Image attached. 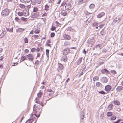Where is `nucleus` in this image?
Listing matches in <instances>:
<instances>
[{
    "label": "nucleus",
    "instance_id": "nucleus-46",
    "mask_svg": "<svg viewBox=\"0 0 123 123\" xmlns=\"http://www.w3.org/2000/svg\"><path fill=\"white\" fill-rule=\"evenodd\" d=\"M116 117L115 116H113L110 118V119L111 120H114L116 119Z\"/></svg>",
    "mask_w": 123,
    "mask_h": 123
},
{
    "label": "nucleus",
    "instance_id": "nucleus-13",
    "mask_svg": "<svg viewBox=\"0 0 123 123\" xmlns=\"http://www.w3.org/2000/svg\"><path fill=\"white\" fill-rule=\"evenodd\" d=\"M60 13L59 11H57L54 12V16L56 18H58L59 17Z\"/></svg>",
    "mask_w": 123,
    "mask_h": 123
},
{
    "label": "nucleus",
    "instance_id": "nucleus-3",
    "mask_svg": "<svg viewBox=\"0 0 123 123\" xmlns=\"http://www.w3.org/2000/svg\"><path fill=\"white\" fill-rule=\"evenodd\" d=\"M10 13L9 10L7 8L5 9L2 10L1 12V15L4 17L8 16Z\"/></svg>",
    "mask_w": 123,
    "mask_h": 123
},
{
    "label": "nucleus",
    "instance_id": "nucleus-6",
    "mask_svg": "<svg viewBox=\"0 0 123 123\" xmlns=\"http://www.w3.org/2000/svg\"><path fill=\"white\" fill-rule=\"evenodd\" d=\"M26 57L28 60L30 61H32L34 59L33 55L31 54L28 55L26 56Z\"/></svg>",
    "mask_w": 123,
    "mask_h": 123
},
{
    "label": "nucleus",
    "instance_id": "nucleus-60",
    "mask_svg": "<svg viewBox=\"0 0 123 123\" xmlns=\"http://www.w3.org/2000/svg\"><path fill=\"white\" fill-rule=\"evenodd\" d=\"M31 5H29L26 6V7L27 8L29 9L31 8Z\"/></svg>",
    "mask_w": 123,
    "mask_h": 123
},
{
    "label": "nucleus",
    "instance_id": "nucleus-9",
    "mask_svg": "<svg viewBox=\"0 0 123 123\" xmlns=\"http://www.w3.org/2000/svg\"><path fill=\"white\" fill-rule=\"evenodd\" d=\"M70 49L69 48L65 49L63 51V53L64 55H66L69 53Z\"/></svg>",
    "mask_w": 123,
    "mask_h": 123
},
{
    "label": "nucleus",
    "instance_id": "nucleus-37",
    "mask_svg": "<svg viewBox=\"0 0 123 123\" xmlns=\"http://www.w3.org/2000/svg\"><path fill=\"white\" fill-rule=\"evenodd\" d=\"M24 42L25 43H28V39L27 37H26L24 38Z\"/></svg>",
    "mask_w": 123,
    "mask_h": 123
},
{
    "label": "nucleus",
    "instance_id": "nucleus-56",
    "mask_svg": "<svg viewBox=\"0 0 123 123\" xmlns=\"http://www.w3.org/2000/svg\"><path fill=\"white\" fill-rule=\"evenodd\" d=\"M40 54L39 53H38L37 54V56H36L37 58H38L40 57Z\"/></svg>",
    "mask_w": 123,
    "mask_h": 123
},
{
    "label": "nucleus",
    "instance_id": "nucleus-62",
    "mask_svg": "<svg viewBox=\"0 0 123 123\" xmlns=\"http://www.w3.org/2000/svg\"><path fill=\"white\" fill-rule=\"evenodd\" d=\"M18 63H13L12 64V66H15L17 65Z\"/></svg>",
    "mask_w": 123,
    "mask_h": 123
},
{
    "label": "nucleus",
    "instance_id": "nucleus-58",
    "mask_svg": "<svg viewBox=\"0 0 123 123\" xmlns=\"http://www.w3.org/2000/svg\"><path fill=\"white\" fill-rule=\"evenodd\" d=\"M29 52V50L28 49H25L24 50L25 53H28Z\"/></svg>",
    "mask_w": 123,
    "mask_h": 123
},
{
    "label": "nucleus",
    "instance_id": "nucleus-52",
    "mask_svg": "<svg viewBox=\"0 0 123 123\" xmlns=\"http://www.w3.org/2000/svg\"><path fill=\"white\" fill-rule=\"evenodd\" d=\"M49 50L48 49H47L46 50V54L47 56H48L49 55Z\"/></svg>",
    "mask_w": 123,
    "mask_h": 123
},
{
    "label": "nucleus",
    "instance_id": "nucleus-35",
    "mask_svg": "<svg viewBox=\"0 0 123 123\" xmlns=\"http://www.w3.org/2000/svg\"><path fill=\"white\" fill-rule=\"evenodd\" d=\"M40 30H39L36 29L34 31L35 33L36 34H38L40 33Z\"/></svg>",
    "mask_w": 123,
    "mask_h": 123
},
{
    "label": "nucleus",
    "instance_id": "nucleus-26",
    "mask_svg": "<svg viewBox=\"0 0 123 123\" xmlns=\"http://www.w3.org/2000/svg\"><path fill=\"white\" fill-rule=\"evenodd\" d=\"M95 6V5L93 4H91L89 6V8L90 9H93Z\"/></svg>",
    "mask_w": 123,
    "mask_h": 123
},
{
    "label": "nucleus",
    "instance_id": "nucleus-19",
    "mask_svg": "<svg viewBox=\"0 0 123 123\" xmlns=\"http://www.w3.org/2000/svg\"><path fill=\"white\" fill-rule=\"evenodd\" d=\"M121 19V18H116L112 22V23L114 24V23H115L117 22H118V23H119Z\"/></svg>",
    "mask_w": 123,
    "mask_h": 123
},
{
    "label": "nucleus",
    "instance_id": "nucleus-7",
    "mask_svg": "<svg viewBox=\"0 0 123 123\" xmlns=\"http://www.w3.org/2000/svg\"><path fill=\"white\" fill-rule=\"evenodd\" d=\"M65 9L67 10H71L72 9V6L71 4L69 3L67 4L65 7Z\"/></svg>",
    "mask_w": 123,
    "mask_h": 123
},
{
    "label": "nucleus",
    "instance_id": "nucleus-47",
    "mask_svg": "<svg viewBox=\"0 0 123 123\" xmlns=\"http://www.w3.org/2000/svg\"><path fill=\"white\" fill-rule=\"evenodd\" d=\"M31 51L32 52H34L36 50V49L35 48H33L31 49Z\"/></svg>",
    "mask_w": 123,
    "mask_h": 123
},
{
    "label": "nucleus",
    "instance_id": "nucleus-32",
    "mask_svg": "<svg viewBox=\"0 0 123 123\" xmlns=\"http://www.w3.org/2000/svg\"><path fill=\"white\" fill-rule=\"evenodd\" d=\"M23 15L25 16H27L29 15V12L28 11H26L25 12H24Z\"/></svg>",
    "mask_w": 123,
    "mask_h": 123
},
{
    "label": "nucleus",
    "instance_id": "nucleus-25",
    "mask_svg": "<svg viewBox=\"0 0 123 123\" xmlns=\"http://www.w3.org/2000/svg\"><path fill=\"white\" fill-rule=\"evenodd\" d=\"M19 7L21 9H23L25 8L26 6L23 4H19Z\"/></svg>",
    "mask_w": 123,
    "mask_h": 123
},
{
    "label": "nucleus",
    "instance_id": "nucleus-54",
    "mask_svg": "<svg viewBox=\"0 0 123 123\" xmlns=\"http://www.w3.org/2000/svg\"><path fill=\"white\" fill-rule=\"evenodd\" d=\"M121 121V119H119L118 120L114 122V123H118Z\"/></svg>",
    "mask_w": 123,
    "mask_h": 123
},
{
    "label": "nucleus",
    "instance_id": "nucleus-59",
    "mask_svg": "<svg viewBox=\"0 0 123 123\" xmlns=\"http://www.w3.org/2000/svg\"><path fill=\"white\" fill-rule=\"evenodd\" d=\"M55 24L57 26H58L60 24L57 21H56L55 22Z\"/></svg>",
    "mask_w": 123,
    "mask_h": 123
},
{
    "label": "nucleus",
    "instance_id": "nucleus-29",
    "mask_svg": "<svg viewBox=\"0 0 123 123\" xmlns=\"http://www.w3.org/2000/svg\"><path fill=\"white\" fill-rule=\"evenodd\" d=\"M98 92L99 93L102 95H105L107 93H106L103 90L98 91Z\"/></svg>",
    "mask_w": 123,
    "mask_h": 123
},
{
    "label": "nucleus",
    "instance_id": "nucleus-55",
    "mask_svg": "<svg viewBox=\"0 0 123 123\" xmlns=\"http://www.w3.org/2000/svg\"><path fill=\"white\" fill-rule=\"evenodd\" d=\"M39 62L38 60H37L35 61V64L36 65H38L39 64Z\"/></svg>",
    "mask_w": 123,
    "mask_h": 123
},
{
    "label": "nucleus",
    "instance_id": "nucleus-41",
    "mask_svg": "<svg viewBox=\"0 0 123 123\" xmlns=\"http://www.w3.org/2000/svg\"><path fill=\"white\" fill-rule=\"evenodd\" d=\"M45 9L47 11L48 10H49V6L47 4L45 6Z\"/></svg>",
    "mask_w": 123,
    "mask_h": 123
},
{
    "label": "nucleus",
    "instance_id": "nucleus-48",
    "mask_svg": "<svg viewBox=\"0 0 123 123\" xmlns=\"http://www.w3.org/2000/svg\"><path fill=\"white\" fill-rule=\"evenodd\" d=\"M84 112L83 113V115L82 116H80V121L81 122H82L83 121H82V120L83 119L84 117H83L84 116Z\"/></svg>",
    "mask_w": 123,
    "mask_h": 123
},
{
    "label": "nucleus",
    "instance_id": "nucleus-57",
    "mask_svg": "<svg viewBox=\"0 0 123 123\" xmlns=\"http://www.w3.org/2000/svg\"><path fill=\"white\" fill-rule=\"evenodd\" d=\"M47 13L46 12L44 13L42 15V17L47 16Z\"/></svg>",
    "mask_w": 123,
    "mask_h": 123
},
{
    "label": "nucleus",
    "instance_id": "nucleus-14",
    "mask_svg": "<svg viewBox=\"0 0 123 123\" xmlns=\"http://www.w3.org/2000/svg\"><path fill=\"white\" fill-rule=\"evenodd\" d=\"M101 81L103 83H106L108 81L106 77H103L100 79Z\"/></svg>",
    "mask_w": 123,
    "mask_h": 123
},
{
    "label": "nucleus",
    "instance_id": "nucleus-2",
    "mask_svg": "<svg viewBox=\"0 0 123 123\" xmlns=\"http://www.w3.org/2000/svg\"><path fill=\"white\" fill-rule=\"evenodd\" d=\"M43 93L41 92H40L37 94V97L36 98L35 101L37 103L39 104L42 107L44 105L43 103L41 101H39V98H40L42 96Z\"/></svg>",
    "mask_w": 123,
    "mask_h": 123
},
{
    "label": "nucleus",
    "instance_id": "nucleus-11",
    "mask_svg": "<svg viewBox=\"0 0 123 123\" xmlns=\"http://www.w3.org/2000/svg\"><path fill=\"white\" fill-rule=\"evenodd\" d=\"M63 37L64 38L66 39L69 40L71 38L70 36L66 34H64L63 35Z\"/></svg>",
    "mask_w": 123,
    "mask_h": 123
},
{
    "label": "nucleus",
    "instance_id": "nucleus-27",
    "mask_svg": "<svg viewBox=\"0 0 123 123\" xmlns=\"http://www.w3.org/2000/svg\"><path fill=\"white\" fill-rule=\"evenodd\" d=\"M114 104L117 105H119L120 104V103L119 101L117 100H115L113 102Z\"/></svg>",
    "mask_w": 123,
    "mask_h": 123
},
{
    "label": "nucleus",
    "instance_id": "nucleus-4",
    "mask_svg": "<svg viewBox=\"0 0 123 123\" xmlns=\"http://www.w3.org/2000/svg\"><path fill=\"white\" fill-rule=\"evenodd\" d=\"M112 88V87L110 85H107L105 86L104 90L106 91L107 93H108L109 92Z\"/></svg>",
    "mask_w": 123,
    "mask_h": 123
},
{
    "label": "nucleus",
    "instance_id": "nucleus-24",
    "mask_svg": "<svg viewBox=\"0 0 123 123\" xmlns=\"http://www.w3.org/2000/svg\"><path fill=\"white\" fill-rule=\"evenodd\" d=\"M50 40H47L46 43V45L48 46L51 47V44H50Z\"/></svg>",
    "mask_w": 123,
    "mask_h": 123
},
{
    "label": "nucleus",
    "instance_id": "nucleus-16",
    "mask_svg": "<svg viewBox=\"0 0 123 123\" xmlns=\"http://www.w3.org/2000/svg\"><path fill=\"white\" fill-rule=\"evenodd\" d=\"M105 15L104 12H102L99 13L97 16V17L98 18H100Z\"/></svg>",
    "mask_w": 123,
    "mask_h": 123
},
{
    "label": "nucleus",
    "instance_id": "nucleus-30",
    "mask_svg": "<svg viewBox=\"0 0 123 123\" xmlns=\"http://www.w3.org/2000/svg\"><path fill=\"white\" fill-rule=\"evenodd\" d=\"M17 14L20 16H22L24 14L23 13L20 11L18 12L17 13Z\"/></svg>",
    "mask_w": 123,
    "mask_h": 123
},
{
    "label": "nucleus",
    "instance_id": "nucleus-23",
    "mask_svg": "<svg viewBox=\"0 0 123 123\" xmlns=\"http://www.w3.org/2000/svg\"><path fill=\"white\" fill-rule=\"evenodd\" d=\"M106 33L104 29H102V31L100 32V34L102 35H105Z\"/></svg>",
    "mask_w": 123,
    "mask_h": 123
},
{
    "label": "nucleus",
    "instance_id": "nucleus-31",
    "mask_svg": "<svg viewBox=\"0 0 123 123\" xmlns=\"http://www.w3.org/2000/svg\"><path fill=\"white\" fill-rule=\"evenodd\" d=\"M31 3L33 5H35L37 3V0H31Z\"/></svg>",
    "mask_w": 123,
    "mask_h": 123
},
{
    "label": "nucleus",
    "instance_id": "nucleus-53",
    "mask_svg": "<svg viewBox=\"0 0 123 123\" xmlns=\"http://www.w3.org/2000/svg\"><path fill=\"white\" fill-rule=\"evenodd\" d=\"M68 31H72L73 30V29L71 27H69L67 29Z\"/></svg>",
    "mask_w": 123,
    "mask_h": 123
},
{
    "label": "nucleus",
    "instance_id": "nucleus-50",
    "mask_svg": "<svg viewBox=\"0 0 123 123\" xmlns=\"http://www.w3.org/2000/svg\"><path fill=\"white\" fill-rule=\"evenodd\" d=\"M108 50L105 49H104L102 51V52L104 53H106L108 52Z\"/></svg>",
    "mask_w": 123,
    "mask_h": 123
},
{
    "label": "nucleus",
    "instance_id": "nucleus-36",
    "mask_svg": "<svg viewBox=\"0 0 123 123\" xmlns=\"http://www.w3.org/2000/svg\"><path fill=\"white\" fill-rule=\"evenodd\" d=\"M14 19L17 22H19L20 21V19L18 17H16L15 19Z\"/></svg>",
    "mask_w": 123,
    "mask_h": 123
},
{
    "label": "nucleus",
    "instance_id": "nucleus-20",
    "mask_svg": "<svg viewBox=\"0 0 123 123\" xmlns=\"http://www.w3.org/2000/svg\"><path fill=\"white\" fill-rule=\"evenodd\" d=\"M96 85L97 87H100L101 88H102V87L103 86L102 84L100 82H98L96 83Z\"/></svg>",
    "mask_w": 123,
    "mask_h": 123
},
{
    "label": "nucleus",
    "instance_id": "nucleus-45",
    "mask_svg": "<svg viewBox=\"0 0 123 123\" xmlns=\"http://www.w3.org/2000/svg\"><path fill=\"white\" fill-rule=\"evenodd\" d=\"M38 10V9L37 7H35L33 8V12H37Z\"/></svg>",
    "mask_w": 123,
    "mask_h": 123
},
{
    "label": "nucleus",
    "instance_id": "nucleus-10",
    "mask_svg": "<svg viewBox=\"0 0 123 123\" xmlns=\"http://www.w3.org/2000/svg\"><path fill=\"white\" fill-rule=\"evenodd\" d=\"M88 43H89L93 45L95 43V42L94 40V37H92L89 40H88Z\"/></svg>",
    "mask_w": 123,
    "mask_h": 123
},
{
    "label": "nucleus",
    "instance_id": "nucleus-42",
    "mask_svg": "<svg viewBox=\"0 0 123 123\" xmlns=\"http://www.w3.org/2000/svg\"><path fill=\"white\" fill-rule=\"evenodd\" d=\"M27 18H25L23 17H22L21 18V19L22 20L24 21L25 22H26L27 21Z\"/></svg>",
    "mask_w": 123,
    "mask_h": 123
},
{
    "label": "nucleus",
    "instance_id": "nucleus-1",
    "mask_svg": "<svg viewBox=\"0 0 123 123\" xmlns=\"http://www.w3.org/2000/svg\"><path fill=\"white\" fill-rule=\"evenodd\" d=\"M42 111V109L40 107L39 105L35 104L33 108L32 114V115H34L38 118L39 117Z\"/></svg>",
    "mask_w": 123,
    "mask_h": 123
},
{
    "label": "nucleus",
    "instance_id": "nucleus-38",
    "mask_svg": "<svg viewBox=\"0 0 123 123\" xmlns=\"http://www.w3.org/2000/svg\"><path fill=\"white\" fill-rule=\"evenodd\" d=\"M33 37L35 39H38L39 36L38 35H33Z\"/></svg>",
    "mask_w": 123,
    "mask_h": 123
},
{
    "label": "nucleus",
    "instance_id": "nucleus-5",
    "mask_svg": "<svg viewBox=\"0 0 123 123\" xmlns=\"http://www.w3.org/2000/svg\"><path fill=\"white\" fill-rule=\"evenodd\" d=\"M37 119V118L34 117L33 118L28 119L26 121V123H32L34 121H35V123H36Z\"/></svg>",
    "mask_w": 123,
    "mask_h": 123
},
{
    "label": "nucleus",
    "instance_id": "nucleus-64",
    "mask_svg": "<svg viewBox=\"0 0 123 123\" xmlns=\"http://www.w3.org/2000/svg\"><path fill=\"white\" fill-rule=\"evenodd\" d=\"M51 37H54V33H52L51 34Z\"/></svg>",
    "mask_w": 123,
    "mask_h": 123
},
{
    "label": "nucleus",
    "instance_id": "nucleus-17",
    "mask_svg": "<svg viewBox=\"0 0 123 123\" xmlns=\"http://www.w3.org/2000/svg\"><path fill=\"white\" fill-rule=\"evenodd\" d=\"M61 60L62 61H63L64 62L66 61L67 60V56L66 55H64L61 58Z\"/></svg>",
    "mask_w": 123,
    "mask_h": 123
},
{
    "label": "nucleus",
    "instance_id": "nucleus-61",
    "mask_svg": "<svg viewBox=\"0 0 123 123\" xmlns=\"http://www.w3.org/2000/svg\"><path fill=\"white\" fill-rule=\"evenodd\" d=\"M104 25V24H102L98 26V27H100V28H101Z\"/></svg>",
    "mask_w": 123,
    "mask_h": 123
},
{
    "label": "nucleus",
    "instance_id": "nucleus-21",
    "mask_svg": "<svg viewBox=\"0 0 123 123\" xmlns=\"http://www.w3.org/2000/svg\"><path fill=\"white\" fill-rule=\"evenodd\" d=\"M61 14L63 16H65L67 14L66 11L64 10H62L61 12Z\"/></svg>",
    "mask_w": 123,
    "mask_h": 123
},
{
    "label": "nucleus",
    "instance_id": "nucleus-34",
    "mask_svg": "<svg viewBox=\"0 0 123 123\" xmlns=\"http://www.w3.org/2000/svg\"><path fill=\"white\" fill-rule=\"evenodd\" d=\"M29 0H20V1L23 3H27L29 2Z\"/></svg>",
    "mask_w": 123,
    "mask_h": 123
},
{
    "label": "nucleus",
    "instance_id": "nucleus-28",
    "mask_svg": "<svg viewBox=\"0 0 123 123\" xmlns=\"http://www.w3.org/2000/svg\"><path fill=\"white\" fill-rule=\"evenodd\" d=\"M82 59V57H81L78 60L77 63V65H79L81 63Z\"/></svg>",
    "mask_w": 123,
    "mask_h": 123
},
{
    "label": "nucleus",
    "instance_id": "nucleus-43",
    "mask_svg": "<svg viewBox=\"0 0 123 123\" xmlns=\"http://www.w3.org/2000/svg\"><path fill=\"white\" fill-rule=\"evenodd\" d=\"M111 73L113 75H115L116 74H117V73L114 70H111Z\"/></svg>",
    "mask_w": 123,
    "mask_h": 123
},
{
    "label": "nucleus",
    "instance_id": "nucleus-63",
    "mask_svg": "<svg viewBox=\"0 0 123 123\" xmlns=\"http://www.w3.org/2000/svg\"><path fill=\"white\" fill-rule=\"evenodd\" d=\"M40 50V48H39L37 47V49H36V51L37 52H39Z\"/></svg>",
    "mask_w": 123,
    "mask_h": 123
},
{
    "label": "nucleus",
    "instance_id": "nucleus-44",
    "mask_svg": "<svg viewBox=\"0 0 123 123\" xmlns=\"http://www.w3.org/2000/svg\"><path fill=\"white\" fill-rule=\"evenodd\" d=\"M112 115V112H108L107 113V116L108 117L111 116Z\"/></svg>",
    "mask_w": 123,
    "mask_h": 123
},
{
    "label": "nucleus",
    "instance_id": "nucleus-49",
    "mask_svg": "<svg viewBox=\"0 0 123 123\" xmlns=\"http://www.w3.org/2000/svg\"><path fill=\"white\" fill-rule=\"evenodd\" d=\"M83 3V0H79L78 1V4L79 5Z\"/></svg>",
    "mask_w": 123,
    "mask_h": 123
},
{
    "label": "nucleus",
    "instance_id": "nucleus-33",
    "mask_svg": "<svg viewBox=\"0 0 123 123\" xmlns=\"http://www.w3.org/2000/svg\"><path fill=\"white\" fill-rule=\"evenodd\" d=\"M101 44H99L96 45L95 48H96L97 49H100L101 48Z\"/></svg>",
    "mask_w": 123,
    "mask_h": 123
},
{
    "label": "nucleus",
    "instance_id": "nucleus-40",
    "mask_svg": "<svg viewBox=\"0 0 123 123\" xmlns=\"http://www.w3.org/2000/svg\"><path fill=\"white\" fill-rule=\"evenodd\" d=\"M99 77L97 76H95L93 78V80L94 81L96 80H98Z\"/></svg>",
    "mask_w": 123,
    "mask_h": 123
},
{
    "label": "nucleus",
    "instance_id": "nucleus-8",
    "mask_svg": "<svg viewBox=\"0 0 123 123\" xmlns=\"http://www.w3.org/2000/svg\"><path fill=\"white\" fill-rule=\"evenodd\" d=\"M39 15V12H36L32 14L31 16V18L33 19H34L38 18Z\"/></svg>",
    "mask_w": 123,
    "mask_h": 123
},
{
    "label": "nucleus",
    "instance_id": "nucleus-51",
    "mask_svg": "<svg viewBox=\"0 0 123 123\" xmlns=\"http://www.w3.org/2000/svg\"><path fill=\"white\" fill-rule=\"evenodd\" d=\"M104 63V62L100 61V62L99 63H98V65L99 66H100V65L103 64Z\"/></svg>",
    "mask_w": 123,
    "mask_h": 123
},
{
    "label": "nucleus",
    "instance_id": "nucleus-12",
    "mask_svg": "<svg viewBox=\"0 0 123 123\" xmlns=\"http://www.w3.org/2000/svg\"><path fill=\"white\" fill-rule=\"evenodd\" d=\"M123 89V87L121 86H119L116 88V90L117 92H121Z\"/></svg>",
    "mask_w": 123,
    "mask_h": 123
},
{
    "label": "nucleus",
    "instance_id": "nucleus-15",
    "mask_svg": "<svg viewBox=\"0 0 123 123\" xmlns=\"http://www.w3.org/2000/svg\"><path fill=\"white\" fill-rule=\"evenodd\" d=\"M101 72L102 74H109V71L107 70L106 69H104L101 70Z\"/></svg>",
    "mask_w": 123,
    "mask_h": 123
},
{
    "label": "nucleus",
    "instance_id": "nucleus-39",
    "mask_svg": "<svg viewBox=\"0 0 123 123\" xmlns=\"http://www.w3.org/2000/svg\"><path fill=\"white\" fill-rule=\"evenodd\" d=\"M26 59V57L23 55L21 56V60L23 61L25 60Z\"/></svg>",
    "mask_w": 123,
    "mask_h": 123
},
{
    "label": "nucleus",
    "instance_id": "nucleus-22",
    "mask_svg": "<svg viewBox=\"0 0 123 123\" xmlns=\"http://www.w3.org/2000/svg\"><path fill=\"white\" fill-rule=\"evenodd\" d=\"M59 69L62 70L63 69V66L62 64L58 63Z\"/></svg>",
    "mask_w": 123,
    "mask_h": 123
},
{
    "label": "nucleus",
    "instance_id": "nucleus-18",
    "mask_svg": "<svg viewBox=\"0 0 123 123\" xmlns=\"http://www.w3.org/2000/svg\"><path fill=\"white\" fill-rule=\"evenodd\" d=\"M113 108V105L112 104H110L108 106L107 109L109 110H112Z\"/></svg>",
    "mask_w": 123,
    "mask_h": 123
}]
</instances>
